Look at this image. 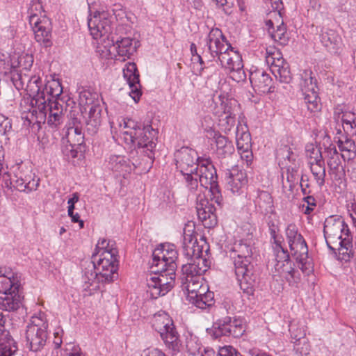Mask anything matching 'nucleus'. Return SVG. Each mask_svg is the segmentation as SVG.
Wrapping results in <instances>:
<instances>
[{
  "label": "nucleus",
  "instance_id": "nucleus-1",
  "mask_svg": "<svg viewBox=\"0 0 356 356\" xmlns=\"http://www.w3.org/2000/svg\"><path fill=\"white\" fill-rule=\"evenodd\" d=\"M13 82L17 90L24 89L26 86V90L32 97L31 104L32 110L29 112L31 114V120L40 123L46 118L47 102L51 101L49 97H46V94L51 97L60 96L63 88L58 81H52L42 86V79L35 75L29 76L25 73H18L13 77Z\"/></svg>",
  "mask_w": 356,
  "mask_h": 356
},
{
  "label": "nucleus",
  "instance_id": "nucleus-2",
  "mask_svg": "<svg viewBox=\"0 0 356 356\" xmlns=\"http://www.w3.org/2000/svg\"><path fill=\"white\" fill-rule=\"evenodd\" d=\"M117 253L115 248L104 250L97 261V254H92L93 261L85 268L82 277L85 296L92 295L94 291L99 289L100 282H111L118 277Z\"/></svg>",
  "mask_w": 356,
  "mask_h": 356
},
{
  "label": "nucleus",
  "instance_id": "nucleus-3",
  "mask_svg": "<svg viewBox=\"0 0 356 356\" xmlns=\"http://www.w3.org/2000/svg\"><path fill=\"white\" fill-rule=\"evenodd\" d=\"M121 138L130 148L142 149L141 152L152 163L158 131L151 125H143L131 118L123 119Z\"/></svg>",
  "mask_w": 356,
  "mask_h": 356
},
{
  "label": "nucleus",
  "instance_id": "nucleus-4",
  "mask_svg": "<svg viewBox=\"0 0 356 356\" xmlns=\"http://www.w3.org/2000/svg\"><path fill=\"white\" fill-rule=\"evenodd\" d=\"M44 10L40 0L31 1L28 9L29 20L36 41L49 47L52 45L51 27L49 19L42 13Z\"/></svg>",
  "mask_w": 356,
  "mask_h": 356
},
{
  "label": "nucleus",
  "instance_id": "nucleus-5",
  "mask_svg": "<svg viewBox=\"0 0 356 356\" xmlns=\"http://www.w3.org/2000/svg\"><path fill=\"white\" fill-rule=\"evenodd\" d=\"M20 284L13 275L0 274V309L14 312L22 306L24 297L19 291Z\"/></svg>",
  "mask_w": 356,
  "mask_h": 356
},
{
  "label": "nucleus",
  "instance_id": "nucleus-6",
  "mask_svg": "<svg viewBox=\"0 0 356 356\" xmlns=\"http://www.w3.org/2000/svg\"><path fill=\"white\" fill-rule=\"evenodd\" d=\"M193 177L201 186L209 189L211 201H214L219 207H221L222 197L218 185L216 170L209 158L202 159L199 161L197 170H195Z\"/></svg>",
  "mask_w": 356,
  "mask_h": 356
},
{
  "label": "nucleus",
  "instance_id": "nucleus-7",
  "mask_svg": "<svg viewBox=\"0 0 356 356\" xmlns=\"http://www.w3.org/2000/svg\"><path fill=\"white\" fill-rule=\"evenodd\" d=\"M273 243L276 260L273 277L284 279L291 286L297 285L300 281V274L292 266L288 251L282 247L281 239L273 241Z\"/></svg>",
  "mask_w": 356,
  "mask_h": 356
},
{
  "label": "nucleus",
  "instance_id": "nucleus-8",
  "mask_svg": "<svg viewBox=\"0 0 356 356\" xmlns=\"http://www.w3.org/2000/svg\"><path fill=\"white\" fill-rule=\"evenodd\" d=\"M177 169L184 176L186 186L190 191L197 188V181L193 179V173L197 170V164L202 159L195 149L183 147L175 154Z\"/></svg>",
  "mask_w": 356,
  "mask_h": 356
},
{
  "label": "nucleus",
  "instance_id": "nucleus-9",
  "mask_svg": "<svg viewBox=\"0 0 356 356\" xmlns=\"http://www.w3.org/2000/svg\"><path fill=\"white\" fill-rule=\"evenodd\" d=\"M152 326L156 331L165 346L172 350H178L180 346L179 334L177 331L173 321L164 312L154 316Z\"/></svg>",
  "mask_w": 356,
  "mask_h": 356
},
{
  "label": "nucleus",
  "instance_id": "nucleus-10",
  "mask_svg": "<svg viewBox=\"0 0 356 356\" xmlns=\"http://www.w3.org/2000/svg\"><path fill=\"white\" fill-rule=\"evenodd\" d=\"M115 17L108 11H97L88 19V26L93 38L106 37L110 40Z\"/></svg>",
  "mask_w": 356,
  "mask_h": 356
},
{
  "label": "nucleus",
  "instance_id": "nucleus-11",
  "mask_svg": "<svg viewBox=\"0 0 356 356\" xmlns=\"http://www.w3.org/2000/svg\"><path fill=\"white\" fill-rule=\"evenodd\" d=\"M323 233L326 244L330 250L336 249L333 244L343 240L345 236H350L347 224L342 218L334 216H330L325 220Z\"/></svg>",
  "mask_w": 356,
  "mask_h": 356
},
{
  "label": "nucleus",
  "instance_id": "nucleus-12",
  "mask_svg": "<svg viewBox=\"0 0 356 356\" xmlns=\"http://www.w3.org/2000/svg\"><path fill=\"white\" fill-rule=\"evenodd\" d=\"M175 271L170 274L168 268L163 270L155 268L154 272L157 276L152 277L147 281L149 292L153 298H157L168 293L175 285Z\"/></svg>",
  "mask_w": 356,
  "mask_h": 356
},
{
  "label": "nucleus",
  "instance_id": "nucleus-13",
  "mask_svg": "<svg viewBox=\"0 0 356 356\" xmlns=\"http://www.w3.org/2000/svg\"><path fill=\"white\" fill-rule=\"evenodd\" d=\"M177 252L172 244H161L152 253V268H157L163 270L168 268L170 275L176 270L177 264Z\"/></svg>",
  "mask_w": 356,
  "mask_h": 356
},
{
  "label": "nucleus",
  "instance_id": "nucleus-14",
  "mask_svg": "<svg viewBox=\"0 0 356 356\" xmlns=\"http://www.w3.org/2000/svg\"><path fill=\"white\" fill-rule=\"evenodd\" d=\"M218 60L221 66L232 74L231 76L234 81L240 82L245 79L246 75L243 70L241 56L238 52L234 51L232 46L229 50L219 54Z\"/></svg>",
  "mask_w": 356,
  "mask_h": 356
},
{
  "label": "nucleus",
  "instance_id": "nucleus-15",
  "mask_svg": "<svg viewBox=\"0 0 356 356\" xmlns=\"http://www.w3.org/2000/svg\"><path fill=\"white\" fill-rule=\"evenodd\" d=\"M206 46L207 49L204 50L202 54L204 57H208L207 54H210L211 58L218 57L219 54L231 48L230 43L218 28H213L209 31L206 38Z\"/></svg>",
  "mask_w": 356,
  "mask_h": 356
},
{
  "label": "nucleus",
  "instance_id": "nucleus-16",
  "mask_svg": "<svg viewBox=\"0 0 356 356\" xmlns=\"http://www.w3.org/2000/svg\"><path fill=\"white\" fill-rule=\"evenodd\" d=\"M234 270L241 274L243 269L254 268L252 262V248L242 241L236 242L232 249Z\"/></svg>",
  "mask_w": 356,
  "mask_h": 356
},
{
  "label": "nucleus",
  "instance_id": "nucleus-17",
  "mask_svg": "<svg viewBox=\"0 0 356 356\" xmlns=\"http://www.w3.org/2000/svg\"><path fill=\"white\" fill-rule=\"evenodd\" d=\"M110 40L111 44L108 43V51L111 55H113L115 57L119 56L125 60L136 51L138 41H135L128 37L118 38L115 40L113 35Z\"/></svg>",
  "mask_w": 356,
  "mask_h": 356
},
{
  "label": "nucleus",
  "instance_id": "nucleus-18",
  "mask_svg": "<svg viewBox=\"0 0 356 356\" xmlns=\"http://www.w3.org/2000/svg\"><path fill=\"white\" fill-rule=\"evenodd\" d=\"M250 81L251 85L257 93H268L274 91L273 87V79L269 74L262 69H256L250 72Z\"/></svg>",
  "mask_w": 356,
  "mask_h": 356
},
{
  "label": "nucleus",
  "instance_id": "nucleus-19",
  "mask_svg": "<svg viewBox=\"0 0 356 356\" xmlns=\"http://www.w3.org/2000/svg\"><path fill=\"white\" fill-rule=\"evenodd\" d=\"M210 201L211 202L200 195L197 197L196 209L197 216L207 227H211L216 224V216L214 213L216 208L213 204L216 202L211 201V199Z\"/></svg>",
  "mask_w": 356,
  "mask_h": 356
},
{
  "label": "nucleus",
  "instance_id": "nucleus-20",
  "mask_svg": "<svg viewBox=\"0 0 356 356\" xmlns=\"http://www.w3.org/2000/svg\"><path fill=\"white\" fill-rule=\"evenodd\" d=\"M123 76L129 83L131 89L129 92L130 96L135 102H138L142 92L140 90L139 72L136 63L131 62L127 63L125 67L123 69Z\"/></svg>",
  "mask_w": 356,
  "mask_h": 356
},
{
  "label": "nucleus",
  "instance_id": "nucleus-21",
  "mask_svg": "<svg viewBox=\"0 0 356 356\" xmlns=\"http://www.w3.org/2000/svg\"><path fill=\"white\" fill-rule=\"evenodd\" d=\"M227 188L233 194H240L246 186L248 179L245 172L238 166L227 169L226 172Z\"/></svg>",
  "mask_w": 356,
  "mask_h": 356
},
{
  "label": "nucleus",
  "instance_id": "nucleus-22",
  "mask_svg": "<svg viewBox=\"0 0 356 356\" xmlns=\"http://www.w3.org/2000/svg\"><path fill=\"white\" fill-rule=\"evenodd\" d=\"M289 248L292 256L299 264L300 269L303 273L309 275L312 272V267L310 264L307 262L308 248L305 240L303 238Z\"/></svg>",
  "mask_w": 356,
  "mask_h": 356
},
{
  "label": "nucleus",
  "instance_id": "nucleus-23",
  "mask_svg": "<svg viewBox=\"0 0 356 356\" xmlns=\"http://www.w3.org/2000/svg\"><path fill=\"white\" fill-rule=\"evenodd\" d=\"M210 137L215 141L216 153L220 160L227 159L234 153V147L232 142L227 137L213 130L210 131Z\"/></svg>",
  "mask_w": 356,
  "mask_h": 356
},
{
  "label": "nucleus",
  "instance_id": "nucleus-24",
  "mask_svg": "<svg viewBox=\"0 0 356 356\" xmlns=\"http://www.w3.org/2000/svg\"><path fill=\"white\" fill-rule=\"evenodd\" d=\"M319 40L323 46L332 54H337L341 45L340 35L332 29L322 28L319 33Z\"/></svg>",
  "mask_w": 356,
  "mask_h": 356
},
{
  "label": "nucleus",
  "instance_id": "nucleus-25",
  "mask_svg": "<svg viewBox=\"0 0 356 356\" xmlns=\"http://www.w3.org/2000/svg\"><path fill=\"white\" fill-rule=\"evenodd\" d=\"M325 154L330 173L334 175L335 179H340L344 172L341 161V154L338 152L334 145H330L325 149Z\"/></svg>",
  "mask_w": 356,
  "mask_h": 356
},
{
  "label": "nucleus",
  "instance_id": "nucleus-26",
  "mask_svg": "<svg viewBox=\"0 0 356 356\" xmlns=\"http://www.w3.org/2000/svg\"><path fill=\"white\" fill-rule=\"evenodd\" d=\"M244 272L238 274L235 271V274L240 288L248 295H251L254 291V286L258 279V273L254 268L243 269Z\"/></svg>",
  "mask_w": 356,
  "mask_h": 356
},
{
  "label": "nucleus",
  "instance_id": "nucleus-27",
  "mask_svg": "<svg viewBox=\"0 0 356 356\" xmlns=\"http://www.w3.org/2000/svg\"><path fill=\"white\" fill-rule=\"evenodd\" d=\"M47 338V332H44L43 329L35 328L26 329V339L27 345L31 350H40L45 345Z\"/></svg>",
  "mask_w": 356,
  "mask_h": 356
},
{
  "label": "nucleus",
  "instance_id": "nucleus-28",
  "mask_svg": "<svg viewBox=\"0 0 356 356\" xmlns=\"http://www.w3.org/2000/svg\"><path fill=\"white\" fill-rule=\"evenodd\" d=\"M102 107L99 104H94L89 108L88 119L86 122L87 132L90 135L97 133L102 123Z\"/></svg>",
  "mask_w": 356,
  "mask_h": 356
},
{
  "label": "nucleus",
  "instance_id": "nucleus-29",
  "mask_svg": "<svg viewBox=\"0 0 356 356\" xmlns=\"http://www.w3.org/2000/svg\"><path fill=\"white\" fill-rule=\"evenodd\" d=\"M350 236H345L338 243L333 244L336 249L332 250L338 260L348 261L353 257V244Z\"/></svg>",
  "mask_w": 356,
  "mask_h": 356
},
{
  "label": "nucleus",
  "instance_id": "nucleus-30",
  "mask_svg": "<svg viewBox=\"0 0 356 356\" xmlns=\"http://www.w3.org/2000/svg\"><path fill=\"white\" fill-rule=\"evenodd\" d=\"M47 107L49 111L48 124L51 127H58L65 119L63 105L56 101H49L47 104Z\"/></svg>",
  "mask_w": 356,
  "mask_h": 356
},
{
  "label": "nucleus",
  "instance_id": "nucleus-31",
  "mask_svg": "<svg viewBox=\"0 0 356 356\" xmlns=\"http://www.w3.org/2000/svg\"><path fill=\"white\" fill-rule=\"evenodd\" d=\"M107 166L111 170L119 173H129L134 168L136 167L135 163H131L129 160L126 159L124 156L120 155L111 156Z\"/></svg>",
  "mask_w": 356,
  "mask_h": 356
},
{
  "label": "nucleus",
  "instance_id": "nucleus-32",
  "mask_svg": "<svg viewBox=\"0 0 356 356\" xmlns=\"http://www.w3.org/2000/svg\"><path fill=\"white\" fill-rule=\"evenodd\" d=\"M257 210L264 216L275 213L273 197L266 191H260L254 200Z\"/></svg>",
  "mask_w": 356,
  "mask_h": 356
},
{
  "label": "nucleus",
  "instance_id": "nucleus-33",
  "mask_svg": "<svg viewBox=\"0 0 356 356\" xmlns=\"http://www.w3.org/2000/svg\"><path fill=\"white\" fill-rule=\"evenodd\" d=\"M315 162L316 163H311L310 170L318 186L321 188L325 184V168L320 149L316 150Z\"/></svg>",
  "mask_w": 356,
  "mask_h": 356
},
{
  "label": "nucleus",
  "instance_id": "nucleus-34",
  "mask_svg": "<svg viewBox=\"0 0 356 356\" xmlns=\"http://www.w3.org/2000/svg\"><path fill=\"white\" fill-rule=\"evenodd\" d=\"M215 108L213 113L216 115L220 118L222 115H226L234 111L233 106H236V102L234 99H229L224 95H219L214 99Z\"/></svg>",
  "mask_w": 356,
  "mask_h": 356
},
{
  "label": "nucleus",
  "instance_id": "nucleus-35",
  "mask_svg": "<svg viewBox=\"0 0 356 356\" xmlns=\"http://www.w3.org/2000/svg\"><path fill=\"white\" fill-rule=\"evenodd\" d=\"M337 144L344 160L350 161L355 158L356 145L353 140L345 136L343 138H339Z\"/></svg>",
  "mask_w": 356,
  "mask_h": 356
},
{
  "label": "nucleus",
  "instance_id": "nucleus-36",
  "mask_svg": "<svg viewBox=\"0 0 356 356\" xmlns=\"http://www.w3.org/2000/svg\"><path fill=\"white\" fill-rule=\"evenodd\" d=\"M231 323V317L225 316L217 320L213 324L210 334L214 338L218 339L222 336H230L229 327Z\"/></svg>",
  "mask_w": 356,
  "mask_h": 356
},
{
  "label": "nucleus",
  "instance_id": "nucleus-37",
  "mask_svg": "<svg viewBox=\"0 0 356 356\" xmlns=\"http://www.w3.org/2000/svg\"><path fill=\"white\" fill-rule=\"evenodd\" d=\"M17 350V344L10 332L0 334V356H13Z\"/></svg>",
  "mask_w": 356,
  "mask_h": 356
},
{
  "label": "nucleus",
  "instance_id": "nucleus-38",
  "mask_svg": "<svg viewBox=\"0 0 356 356\" xmlns=\"http://www.w3.org/2000/svg\"><path fill=\"white\" fill-rule=\"evenodd\" d=\"M200 278L196 279H188L181 278V283L183 289H186L187 291V299L191 303L195 300V298H197V296L199 293L200 289L202 287H207V286H202L200 282Z\"/></svg>",
  "mask_w": 356,
  "mask_h": 356
},
{
  "label": "nucleus",
  "instance_id": "nucleus-39",
  "mask_svg": "<svg viewBox=\"0 0 356 356\" xmlns=\"http://www.w3.org/2000/svg\"><path fill=\"white\" fill-rule=\"evenodd\" d=\"M236 140L238 150L251 148V136L245 125L238 124L236 131Z\"/></svg>",
  "mask_w": 356,
  "mask_h": 356
},
{
  "label": "nucleus",
  "instance_id": "nucleus-40",
  "mask_svg": "<svg viewBox=\"0 0 356 356\" xmlns=\"http://www.w3.org/2000/svg\"><path fill=\"white\" fill-rule=\"evenodd\" d=\"M197 298L191 302L200 309H205L209 307L214 304V294L213 292L209 290L207 287L200 289Z\"/></svg>",
  "mask_w": 356,
  "mask_h": 356
},
{
  "label": "nucleus",
  "instance_id": "nucleus-41",
  "mask_svg": "<svg viewBox=\"0 0 356 356\" xmlns=\"http://www.w3.org/2000/svg\"><path fill=\"white\" fill-rule=\"evenodd\" d=\"M76 127H66L65 133V137L67 139V143H70V147L77 146L81 152L85 151L84 146V135L83 134H76L77 131Z\"/></svg>",
  "mask_w": 356,
  "mask_h": 356
},
{
  "label": "nucleus",
  "instance_id": "nucleus-42",
  "mask_svg": "<svg viewBox=\"0 0 356 356\" xmlns=\"http://www.w3.org/2000/svg\"><path fill=\"white\" fill-rule=\"evenodd\" d=\"M192 261V263H187L182 265L181 271L183 277L181 278H184V280H186V278H200V276L206 272L205 268L200 266V262H196L194 259Z\"/></svg>",
  "mask_w": 356,
  "mask_h": 356
},
{
  "label": "nucleus",
  "instance_id": "nucleus-43",
  "mask_svg": "<svg viewBox=\"0 0 356 356\" xmlns=\"http://www.w3.org/2000/svg\"><path fill=\"white\" fill-rule=\"evenodd\" d=\"M300 86L302 95L318 90V87L316 83V79L312 76L311 71L305 70L301 74Z\"/></svg>",
  "mask_w": 356,
  "mask_h": 356
},
{
  "label": "nucleus",
  "instance_id": "nucleus-44",
  "mask_svg": "<svg viewBox=\"0 0 356 356\" xmlns=\"http://www.w3.org/2000/svg\"><path fill=\"white\" fill-rule=\"evenodd\" d=\"M201 242L203 243V244L200 245V243L197 242V240H195V243L191 246V250L190 252L188 251V254H184L188 260H193L196 258L202 257L203 253H205L206 255L208 254L209 251L208 245L202 238L201 239Z\"/></svg>",
  "mask_w": 356,
  "mask_h": 356
},
{
  "label": "nucleus",
  "instance_id": "nucleus-45",
  "mask_svg": "<svg viewBox=\"0 0 356 356\" xmlns=\"http://www.w3.org/2000/svg\"><path fill=\"white\" fill-rule=\"evenodd\" d=\"M304 101L307 106V109L311 112H316L321 108L319 104V97L318 95V90L302 95Z\"/></svg>",
  "mask_w": 356,
  "mask_h": 356
},
{
  "label": "nucleus",
  "instance_id": "nucleus-46",
  "mask_svg": "<svg viewBox=\"0 0 356 356\" xmlns=\"http://www.w3.org/2000/svg\"><path fill=\"white\" fill-rule=\"evenodd\" d=\"M355 117L353 113H343L341 121L344 131L348 134L354 135L356 134Z\"/></svg>",
  "mask_w": 356,
  "mask_h": 356
},
{
  "label": "nucleus",
  "instance_id": "nucleus-47",
  "mask_svg": "<svg viewBox=\"0 0 356 356\" xmlns=\"http://www.w3.org/2000/svg\"><path fill=\"white\" fill-rule=\"evenodd\" d=\"M235 117L236 114L234 111L230 113L222 115V117L219 118V127L225 134L229 132L235 126Z\"/></svg>",
  "mask_w": 356,
  "mask_h": 356
},
{
  "label": "nucleus",
  "instance_id": "nucleus-48",
  "mask_svg": "<svg viewBox=\"0 0 356 356\" xmlns=\"http://www.w3.org/2000/svg\"><path fill=\"white\" fill-rule=\"evenodd\" d=\"M272 72L280 82L288 83L291 81V72L286 63L284 62L277 68L272 70Z\"/></svg>",
  "mask_w": 356,
  "mask_h": 356
},
{
  "label": "nucleus",
  "instance_id": "nucleus-49",
  "mask_svg": "<svg viewBox=\"0 0 356 356\" xmlns=\"http://www.w3.org/2000/svg\"><path fill=\"white\" fill-rule=\"evenodd\" d=\"M190 226L186 225L184 229L183 236V254H188V251L191 250V245L195 243V240H197L196 237L193 234L194 230L189 229Z\"/></svg>",
  "mask_w": 356,
  "mask_h": 356
},
{
  "label": "nucleus",
  "instance_id": "nucleus-50",
  "mask_svg": "<svg viewBox=\"0 0 356 356\" xmlns=\"http://www.w3.org/2000/svg\"><path fill=\"white\" fill-rule=\"evenodd\" d=\"M265 220L268 225L270 235L271 238L275 241L277 239H281L282 237L278 238L277 236V233L279 231L278 227V220L277 219L276 213H273L272 214H268L265 216Z\"/></svg>",
  "mask_w": 356,
  "mask_h": 356
},
{
  "label": "nucleus",
  "instance_id": "nucleus-51",
  "mask_svg": "<svg viewBox=\"0 0 356 356\" xmlns=\"http://www.w3.org/2000/svg\"><path fill=\"white\" fill-rule=\"evenodd\" d=\"M285 234L289 247L294 245L295 243H298L299 241L304 238L302 236L298 233V228L294 224H290L287 226Z\"/></svg>",
  "mask_w": 356,
  "mask_h": 356
},
{
  "label": "nucleus",
  "instance_id": "nucleus-52",
  "mask_svg": "<svg viewBox=\"0 0 356 356\" xmlns=\"http://www.w3.org/2000/svg\"><path fill=\"white\" fill-rule=\"evenodd\" d=\"M230 336L238 338L241 337L245 332V326L243 322L240 318H234L233 319L231 318L230 323Z\"/></svg>",
  "mask_w": 356,
  "mask_h": 356
},
{
  "label": "nucleus",
  "instance_id": "nucleus-53",
  "mask_svg": "<svg viewBox=\"0 0 356 356\" xmlns=\"http://www.w3.org/2000/svg\"><path fill=\"white\" fill-rule=\"evenodd\" d=\"M23 179L26 185V193L37 190L40 184V179L37 178L35 174L30 171L29 173L23 175Z\"/></svg>",
  "mask_w": 356,
  "mask_h": 356
},
{
  "label": "nucleus",
  "instance_id": "nucleus-54",
  "mask_svg": "<svg viewBox=\"0 0 356 356\" xmlns=\"http://www.w3.org/2000/svg\"><path fill=\"white\" fill-rule=\"evenodd\" d=\"M8 175L9 177H10V175L9 174ZM10 180L12 182V184H10V186L8 188H11L13 186L19 191H23L26 193V188L24 184V180L23 179V175L22 174V172H20L19 175H16L13 179L10 178Z\"/></svg>",
  "mask_w": 356,
  "mask_h": 356
},
{
  "label": "nucleus",
  "instance_id": "nucleus-55",
  "mask_svg": "<svg viewBox=\"0 0 356 356\" xmlns=\"http://www.w3.org/2000/svg\"><path fill=\"white\" fill-rule=\"evenodd\" d=\"M266 61L270 66V70L277 68L280 65L283 64L284 59L280 56V53L269 54L266 57Z\"/></svg>",
  "mask_w": 356,
  "mask_h": 356
},
{
  "label": "nucleus",
  "instance_id": "nucleus-56",
  "mask_svg": "<svg viewBox=\"0 0 356 356\" xmlns=\"http://www.w3.org/2000/svg\"><path fill=\"white\" fill-rule=\"evenodd\" d=\"M96 96V94H92L88 90H83L81 92L79 95L80 104L90 107L94 104H96L94 102Z\"/></svg>",
  "mask_w": 356,
  "mask_h": 356
},
{
  "label": "nucleus",
  "instance_id": "nucleus-57",
  "mask_svg": "<svg viewBox=\"0 0 356 356\" xmlns=\"http://www.w3.org/2000/svg\"><path fill=\"white\" fill-rule=\"evenodd\" d=\"M298 178L299 175L296 170H294L293 168H291V170L289 168L287 169L286 181L289 184V187L291 191H293L295 186L298 184Z\"/></svg>",
  "mask_w": 356,
  "mask_h": 356
},
{
  "label": "nucleus",
  "instance_id": "nucleus-58",
  "mask_svg": "<svg viewBox=\"0 0 356 356\" xmlns=\"http://www.w3.org/2000/svg\"><path fill=\"white\" fill-rule=\"evenodd\" d=\"M18 63L19 67H21L22 70L29 71L33 65V58L32 55H23L19 58Z\"/></svg>",
  "mask_w": 356,
  "mask_h": 356
},
{
  "label": "nucleus",
  "instance_id": "nucleus-59",
  "mask_svg": "<svg viewBox=\"0 0 356 356\" xmlns=\"http://www.w3.org/2000/svg\"><path fill=\"white\" fill-rule=\"evenodd\" d=\"M303 202L307 203L306 207L305 204L302 205L304 213L310 214L316 207V201L315 198L312 195H307L303 198Z\"/></svg>",
  "mask_w": 356,
  "mask_h": 356
},
{
  "label": "nucleus",
  "instance_id": "nucleus-60",
  "mask_svg": "<svg viewBox=\"0 0 356 356\" xmlns=\"http://www.w3.org/2000/svg\"><path fill=\"white\" fill-rule=\"evenodd\" d=\"M286 28L283 24L278 26L276 31H274L271 36L275 41L280 42V43H284L286 40Z\"/></svg>",
  "mask_w": 356,
  "mask_h": 356
},
{
  "label": "nucleus",
  "instance_id": "nucleus-61",
  "mask_svg": "<svg viewBox=\"0 0 356 356\" xmlns=\"http://www.w3.org/2000/svg\"><path fill=\"white\" fill-rule=\"evenodd\" d=\"M33 327L43 329L44 332H47L48 325L41 317L33 316L26 329H31V327L33 328Z\"/></svg>",
  "mask_w": 356,
  "mask_h": 356
},
{
  "label": "nucleus",
  "instance_id": "nucleus-62",
  "mask_svg": "<svg viewBox=\"0 0 356 356\" xmlns=\"http://www.w3.org/2000/svg\"><path fill=\"white\" fill-rule=\"evenodd\" d=\"M280 155L282 156L284 159H287L289 161H294L296 160V155L287 146L280 150Z\"/></svg>",
  "mask_w": 356,
  "mask_h": 356
},
{
  "label": "nucleus",
  "instance_id": "nucleus-63",
  "mask_svg": "<svg viewBox=\"0 0 356 356\" xmlns=\"http://www.w3.org/2000/svg\"><path fill=\"white\" fill-rule=\"evenodd\" d=\"M239 353L232 346L220 348L218 351V356H236Z\"/></svg>",
  "mask_w": 356,
  "mask_h": 356
},
{
  "label": "nucleus",
  "instance_id": "nucleus-64",
  "mask_svg": "<svg viewBox=\"0 0 356 356\" xmlns=\"http://www.w3.org/2000/svg\"><path fill=\"white\" fill-rule=\"evenodd\" d=\"M140 356H165V355L157 348H147L143 351Z\"/></svg>",
  "mask_w": 356,
  "mask_h": 356
}]
</instances>
